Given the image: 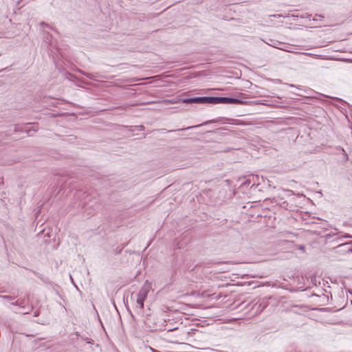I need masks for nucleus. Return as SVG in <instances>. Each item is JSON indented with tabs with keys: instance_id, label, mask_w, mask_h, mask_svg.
Instances as JSON below:
<instances>
[{
	"instance_id": "nucleus-15",
	"label": "nucleus",
	"mask_w": 352,
	"mask_h": 352,
	"mask_svg": "<svg viewBox=\"0 0 352 352\" xmlns=\"http://www.w3.org/2000/svg\"><path fill=\"white\" fill-rule=\"evenodd\" d=\"M138 127L140 128V130H144V126L143 125H140Z\"/></svg>"
},
{
	"instance_id": "nucleus-16",
	"label": "nucleus",
	"mask_w": 352,
	"mask_h": 352,
	"mask_svg": "<svg viewBox=\"0 0 352 352\" xmlns=\"http://www.w3.org/2000/svg\"><path fill=\"white\" fill-rule=\"evenodd\" d=\"M38 314H39L38 311H36L34 312V316H38Z\"/></svg>"
},
{
	"instance_id": "nucleus-10",
	"label": "nucleus",
	"mask_w": 352,
	"mask_h": 352,
	"mask_svg": "<svg viewBox=\"0 0 352 352\" xmlns=\"http://www.w3.org/2000/svg\"><path fill=\"white\" fill-rule=\"evenodd\" d=\"M1 298L6 299V300H12L14 298L11 296H1L0 295Z\"/></svg>"
},
{
	"instance_id": "nucleus-22",
	"label": "nucleus",
	"mask_w": 352,
	"mask_h": 352,
	"mask_svg": "<svg viewBox=\"0 0 352 352\" xmlns=\"http://www.w3.org/2000/svg\"><path fill=\"white\" fill-rule=\"evenodd\" d=\"M26 131H27L28 133H30V129H26Z\"/></svg>"
},
{
	"instance_id": "nucleus-5",
	"label": "nucleus",
	"mask_w": 352,
	"mask_h": 352,
	"mask_svg": "<svg viewBox=\"0 0 352 352\" xmlns=\"http://www.w3.org/2000/svg\"><path fill=\"white\" fill-rule=\"evenodd\" d=\"M216 121L214 120H208V121H206L201 124H197V125H195V126H188L186 128H184V129H178L177 131H183V130H188V129H192V128H197V127H199L202 125H206L208 123H214Z\"/></svg>"
},
{
	"instance_id": "nucleus-11",
	"label": "nucleus",
	"mask_w": 352,
	"mask_h": 352,
	"mask_svg": "<svg viewBox=\"0 0 352 352\" xmlns=\"http://www.w3.org/2000/svg\"><path fill=\"white\" fill-rule=\"evenodd\" d=\"M342 151H343V155H344V160L345 161H347L348 160V155L347 153H346V152L344 151V149H342Z\"/></svg>"
},
{
	"instance_id": "nucleus-12",
	"label": "nucleus",
	"mask_w": 352,
	"mask_h": 352,
	"mask_svg": "<svg viewBox=\"0 0 352 352\" xmlns=\"http://www.w3.org/2000/svg\"><path fill=\"white\" fill-rule=\"evenodd\" d=\"M250 184V179H246L242 184L243 185H249Z\"/></svg>"
},
{
	"instance_id": "nucleus-4",
	"label": "nucleus",
	"mask_w": 352,
	"mask_h": 352,
	"mask_svg": "<svg viewBox=\"0 0 352 352\" xmlns=\"http://www.w3.org/2000/svg\"><path fill=\"white\" fill-rule=\"evenodd\" d=\"M149 292V286L144 285L139 291L138 296L145 300Z\"/></svg>"
},
{
	"instance_id": "nucleus-18",
	"label": "nucleus",
	"mask_w": 352,
	"mask_h": 352,
	"mask_svg": "<svg viewBox=\"0 0 352 352\" xmlns=\"http://www.w3.org/2000/svg\"><path fill=\"white\" fill-rule=\"evenodd\" d=\"M32 127L34 128V129H33V131H34V132H36V131H37L38 127H36V128H34V126H32Z\"/></svg>"
},
{
	"instance_id": "nucleus-14",
	"label": "nucleus",
	"mask_w": 352,
	"mask_h": 352,
	"mask_svg": "<svg viewBox=\"0 0 352 352\" xmlns=\"http://www.w3.org/2000/svg\"><path fill=\"white\" fill-rule=\"evenodd\" d=\"M40 25H41V26H43V25L48 26V25H47V24H46L45 22H41V23H40Z\"/></svg>"
},
{
	"instance_id": "nucleus-21",
	"label": "nucleus",
	"mask_w": 352,
	"mask_h": 352,
	"mask_svg": "<svg viewBox=\"0 0 352 352\" xmlns=\"http://www.w3.org/2000/svg\"><path fill=\"white\" fill-rule=\"evenodd\" d=\"M347 252H352V250H351V249H349V250H347Z\"/></svg>"
},
{
	"instance_id": "nucleus-3",
	"label": "nucleus",
	"mask_w": 352,
	"mask_h": 352,
	"mask_svg": "<svg viewBox=\"0 0 352 352\" xmlns=\"http://www.w3.org/2000/svg\"><path fill=\"white\" fill-rule=\"evenodd\" d=\"M183 103H208V104H212V97H208V96H204V97H194V98H189L186 99H182Z\"/></svg>"
},
{
	"instance_id": "nucleus-9",
	"label": "nucleus",
	"mask_w": 352,
	"mask_h": 352,
	"mask_svg": "<svg viewBox=\"0 0 352 352\" xmlns=\"http://www.w3.org/2000/svg\"><path fill=\"white\" fill-rule=\"evenodd\" d=\"M320 18V21H321V19H323L324 16L320 14H316L314 18L313 19L314 21H318Z\"/></svg>"
},
{
	"instance_id": "nucleus-23",
	"label": "nucleus",
	"mask_w": 352,
	"mask_h": 352,
	"mask_svg": "<svg viewBox=\"0 0 352 352\" xmlns=\"http://www.w3.org/2000/svg\"><path fill=\"white\" fill-rule=\"evenodd\" d=\"M346 237H352V236L350 235H347V236H346Z\"/></svg>"
},
{
	"instance_id": "nucleus-2",
	"label": "nucleus",
	"mask_w": 352,
	"mask_h": 352,
	"mask_svg": "<svg viewBox=\"0 0 352 352\" xmlns=\"http://www.w3.org/2000/svg\"><path fill=\"white\" fill-rule=\"evenodd\" d=\"M242 100L228 97H212V104H244Z\"/></svg>"
},
{
	"instance_id": "nucleus-19",
	"label": "nucleus",
	"mask_w": 352,
	"mask_h": 352,
	"mask_svg": "<svg viewBox=\"0 0 352 352\" xmlns=\"http://www.w3.org/2000/svg\"><path fill=\"white\" fill-rule=\"evenodd\" d=\"M151 350H152L153 352H158L157 350H155V349H153L152 348H151Z\"/></svg>"
},
{
	"instance_id": "nucleus-1",
	"label": "nucleus",
	"mask_w": 352,
	"mask_h": 352,
	"mask_svg": "<svg viewBox=\"0 0 352 352\" xmlns=\"http://www.w3.org/2000/svg\"><path fill=\"white\" fill-rule=\"evenodd\" d=\"M144 324L151 331H172L177 328H167L166 320L162 317L148 316L144 320Z\"/></svg>"
},
{
	"instance_id": "nucleus-20",
	"label": "nucleus",
	"mask_w": 352,
	"mask_h": 352,
	"mask_svg": "<svg viewBox=\"0 0 352 352\" xmlns=\"http://www.w3.org/2000/svg\"><path fill=\"white\" fill-rule=\"evenodd\" d=\"M331 236V234H327L326 236H327V238H329V237H330Z\"/></svg>"
},
{
	"instance_id": "nucleus-7",
	"label": "nucleus",
	"mask_w": 352,
	"mask_h": 352,
	"mask_svg": "<svg viewBox=\"0 0 352 352\" xmlns=\"http://www.w3.org/2000/svg\"><path fill=\"white\" fill-rule=\"evenodd\" d=\"M160 103L164 104H175L177 102V101L175 99L172 100H164L159 102Z\"/></svg>"
},
{
	"instance_id": "nucleus-24",
	"label": "nucleus",
	"mask_w": 352,
	"mask_h": 352,
	"mask_svg": "<svg viewBox=\"0 0 352 352\" xmlns=\"http://www.w3.org/2000/svg\"><path fill=\"white\" fill-rule=\"evenodd\" d=\"M167 328H172V327H171V326H169V327L167 326Z\"/></svg>"
},
{
	"instance_id": "nucleus-8",
	"label": "nucleus",
	"mask_w": 352,
	"mask_h": 352,
	"mask_svg": "<svg viewBox=\"0 0 352 352\" xmlns=\"http://www.w3.org/2000/svg\"><path fill=\"white\" fill-rule=\"evenodd\" d=\"M134 105L135 104H124V105L120 106V107H114L113 109H118L126 110L129 107H132V106H134Z\"/></svg>"
},
{
	"instance_id": "nucleus-17",
	"label": "nucleus",
	"mask_w": 352,
	"mask_h": 352,
	"mask_svg": "<svg viewBox=\"0 0 352 352\" xmlns=\"http://www.w3.org/2000/svg\"><path fill=\"white\" fill-rule=\"evenodd\" d=\"M12 304L14 305H19V302L16 301L14 302H12Z\"/></svg>"
},
{
	"instance_id": "nucleus-6",
	"label": "nucleus",
	"mask_w": 352,
	"mask_h": 352,
	"mask_svg": "<svg viewBox=\"0 0 352 352\" xmlns=\"http://www.w3.org/2000/svg\"><path fill=\"white\" fill-rule=\"evenodd\" d=\"M144 300L143 299L137 296L136 308L142 310L144 309Z\"/></svg>"
},
{
	"instance_id": "nucleus-13",
	"label": "nucleus",
	"mask_w": 352,
	"mask_h": 352,
	"mask_svg": "<svg viewBox=\"0 0 352 352\" xmlns=\"http://www.w3.org/2000/svg\"><path fill=\"white\" fill-rule=\"evenodd\" d=\"M254 103L258 104H264V103L261 102V101H255Z\"/></svg>"
}]
</instances>
